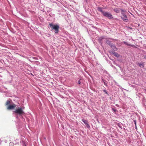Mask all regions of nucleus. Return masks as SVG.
Returning a JSON list of instances; mask_svg holds the SVG:
<instances>
[{
	"label": "nucleus",
	"mask_w": 146,
	"mask_h": 146,
	"mask_svg": "<svg viewBox=\"0 0 146 146\" xmlns=\"http://www.w3.org/2000/svg\"><path fill=\"white\" fill-rule=\"evenodd\" d=\"M102 9V7H99L97 8L98 11L101 12L104 16L110 20H112L113 19V16L110 12L103 11Z\"/></svg>",
	"instance_id": "1"
},
{
	"label": "nucleus",
	"mask_w": 146,
	"mask_h": 146,
	"mask_svg": "<svg viewBox=\"0 0 146 146\" xmlns=\"http://www.w3.org/2000/svg\"><path fill=\"white\" fill-rule=\"evenodd\" d=\"M121 19L124 22H128L129 20L126 15L125 13L127 12V11L125 9L121 10Z\"/></svg>",
	"instance_id": "2"
},
{
	"label": "nucleus",
	"mask_w": 146,
	"mask_h": 146,
	"mask_svg": "<svg viewBox=\"0 0 146 146\" xmlns=\"http://www.w3.org/2000/svg\"><path fill=\"white\" fill-rule=\"evenodd\" d=\"M16 108V110L13 111V113L15 114L22 117L25 115V113L22 108H18L17 109V108Z\"/></svg>",
	"instance_id": "3"
},
{
	"label": "nucleus",
	"mask_w": 146,
	"mask_h": 146,
	"mask_svg": "<svg viewBox=\"0 0 146 146\" xmlns=\"http://www.w3.org/2000/svg\"><path fill=\"white\" fill-rule=\"evenodd\" d=\"M49 25L51 28V31L54 30L55 34H57L59 31V26L58 24L54 25L52 23H50Z\"/></svg>",
	"instance_id": "4"
},
{
	"label": "nucleus",
	"mask_w": 146,
	"mask_h": 146,
	"mask_svg": "<svg viewBox=\"0 0 146 146\" xmlns=\"http://www.w3.org/2000/svg\"><path fill=\"white\" fill-rule=\"evenodd\" d=\"M82 121L84 122V123L86 125V127L88 128H90V125H89V124L88 123V122L87 120L84 119H82Z\"/></svg>",
	"instance_id": "5"
},
{
	"label": "nucleus",
	"mask_w": 146,
	"mask_h": 146,
	"mask_svg": "<svg viewBox=\"0 0 146 146\" xmlns=\"http://www.w3.org/2000/svg\"><path fill=\"white\" fill-rule=\"evenodd\" d=\"M16 105L14 104L12 105H9L7 108V109L9 110H12L14 109L16 107Z\"/></svg>",
	"instance_id": "6"
},
{
	"label": "nucleus",
	"mask_w": 146,
	"mask_h": 146,
	"mask_svg": "<svg viewBox=\"0 0 146 146\" xmlns=\"http://www.w3.org/2000/svg\"><path fill=\"white\" fill-rule=\"evenodd\" d=\"M104 39L103 37H99L98 39V41L99 43L100 44V45L103 47V46L102 45V41Z\"/></svg>",
	"instance_id": "7"
},
{
	"label": "nucleus",
	"mask_w": 146,
	"mask_h": 146,
	"mask_svg": "<svg viewBox=\"0 0 146 146\" xmlns=\"http://www.w3.org/2000/svg\"><path fill=\"white\" fill-rule=\"evenodd\" d=\"M123 9L121 8H115L113 9V11L114 12L117 13H119L120 12V11H121V10Z\"/></svg>",
	"instance_id": "8"
},
{
	"label": "nucleus",
	"mask_w": 146,
	"mask_h": 146,
	"mask_svg": "<svg viewBox=\"0 0 146 146\" xmlns=\"http://www.w3.org/2000/svg\"><path fill=\"white\" fill-rule=\"evenodd\" d=\"M101 82L104 83V84L107 87L108 86V82L103 78H102Z\"/></svg>",
	"instance_id": "9"
},
{
	"label": "nucleus",
	"mask_w": 146,
	"mask_h": 146,
	"mask_svg": "<svg viewBox=\"0 0 146 146\" xmlns=\"http://www.w3.org/2000/svg\"><path fill=\"white\" fill-rule=\"evenodd\" d=\"M137 65L139 66L141 68H143L144 67V64L143 62L139 63H137Z\"/></svg>",
	"instance_id": "10"
},
{
	"label": "nucleus",
	"mask_w": 146,
	"mask_h": 146,
	"mask_svg": "<svg viewBox=\"0 0 146 146\" xmlns=\"http://www.w3.org/2000/svg\"><path fill=\"white\" fill-rule=\"evenodd\" d=\"M110 47L114 51H116L117 50V48L116 47L115 45L113 44L110 46Z\"/></svg>",
	"instance_id": "11"
},
{
	"label": "nucleus",
	"mask_w": 146,
	"mask_h": 146,
	"mask_svg": "<svg viewBox=\"0 0 146 146\" xmlns=\"http://www.w3.org/2000/svg\"><path fill=\"white\" fill-rule=\"evenodd\" d=\"M106 43L107 44L109 45L110 46H111L113 44L111 43V42L109 40H107L106 41Z\"/></svg>",
	"instance_id": "12"
},
{
	"label": "nucleus",
	"mask_w": 146,
	"mask_h": 146,
	"mask_svg": "<svg viewBox=\"0 0 146 146\" xmlns=\"http://www.w3.org/2000/svg\"><path fill=\"white\" fill-rule=\"evenodd\" d=\"M112 54H113L116 57H119V55L118 54L114 51L113 52Z\"/></svg>",
	"instance_id": "13"
},
{
	"label": "nucleus",
	"mask_w": 146,
	"mask_h": 146,
	"mask_svg": "<svg viewBox=\"0 0 146 146\" xmlns=\"http://www.w3.org/2000/svg\"><path fill=\"white\" fill-rule=\"evenodd\" d=\"M118 126L121 129H122V124L120 123H118L117 124Z\"/></svg>",
	"instance_id": "14"
},
{
	"label": "nucleus",
	"mask_w": 146,
	"mask_h": 146,
	"mask_svg": "<svg viewBox=\"0 0 146 146\" xmlns=\"http://www.w3.org/2000/svg\"><path fill=\"white\" fill-rule=\"evenodd\" d=\"M123 43L124 44H126L127 46H132V47H133V46H134V45H132L131 44H128L127 42H124Z\"/></svg>",
	"instance_id": "15"
},
{
	"label": "nucleus",
	"mask_w": 146,
	"mask_h": 146,
	"mask_svg": "<svg viewBox=\"0 0 146 146\" xmlns=\"http://www.w3.org/2000/svg\"><path fill=\"white\" fill-rule=\"evenodd\" d=\"M10 101H9V100H7V102H6V105H8L9 106L10 105Z\"/></svg>",
	"instance_id": "16"
},
{
	"label": "nucleus",
	"mask_w": 146,
	"mask_h": 146,
	"mask_svg": "<svg viewBox=\"0 0 146 146\" xmlns=\"http://www.w3.org/2000/svg\"><path fill=\"white\" fill-rule=\"evenodd\" d=\"M10 146H13L14 145V143L13 142H10L9 143Z\"/></svg>",
	"instance_id": "17"
},
{
	"label": "nucleus",
	"mask_w": 146,
	"mask_h": 146,
	"mask_svg": "<svg viewBox=\"0 0 146 146\" xmlns=\"http://www.w3.org/2000/svg\"><path fill=\"white\" fill-rule=\"evenodd\" d=\"M22 142L23 143L22 146H27L26 144H25V142L24 141H22Z\"/></svg>",
	"instance_id": "18"
},
{
	"label": "nucleus",
	"mask_w": 146,
	"mask_h": 146,
	"mask_svg": "<svg viewBox=\"0 0 146 146\" xmlns=\"http://www.w3.org/2000/svg\"><path fill=\"white\" fill-rule=\"evenodd\" d=\"M133 122H134V124H135V128H137L136 121V120H133Z\"/></svg>",
	"instance_id": "19"
},
{
	"label": "nucleus",
	"mask_w": 146,
	"mask_h": 146,
	"mask_svg": "<svg viewBox=\"0 0 146 146\" xmlns=\"http://www.w3.org/2000/svg\"><path fill=\"white\" fill-rule=\"evenodd\" d=\"M103 92H104L107 95H109V94L108 93V92L105 90H103Z\"/></svg>",
	"instance_id": "20"
},
{
	"label": "nucleus",
	"mask_w": 146,
	"mask_h": 146,
	"mask_svg": "<svg viewBox=\"0 0 146 146\" xmlns=\"http://www.w3.org/2000/svg\"><path fill=\"white\" fill-rule=\"evenodd\" d=\"M81 79H80L77 82V83L79 84H81Z\"/></svg>",
	"instance_id": "21"
},
{
	"label": "nucleus",
	"mask_w": 146,
	"mask_h": 146,
	"mask_svg": "<svg viewBox=\"0 0 146 146\" xmlns=\"http://www.w3.org/2000/svg\"><path fill=\"white\" fill-rule=\"evenodd\" d=\"M112 110L114 111V112H116L117 111V110L116 109H114L113 108H112Z\"/></svg>",
	"instance_id": "22"
},
{
	"label": "nucleus",
	"mask_w": 146,
	"mask_h": 146,
	"mask_svg": "<svg viewBox=\"0 0 146 146\" xmlns=\"http://www.w3.org/2000/svg\"><path fill=\"white\" fill-rule=\"evenodd\" d=\"M144 58L146 59V55L145 56H144Z\"/></svg>",
	"instance_id": "23"
},
{
	"label": "nucleus",
	"mask_w": 146,
	"mask_h": 146,
	"mask_svg": "<svg viewBox=\"0 0 146 146\" xmlns=\"http://www.w3.org/2000/svg\"><path fill=\"white\" fill-rule=\"evenodd\" d=\"M145 94H146V89H145Z\"/></svg>",
	"instance_id": "24"
},
{
	"label": "nucleus",
	"mask_w": 146,
	"mask_h": 146,
	"mask_svg": "<svg viewBox=\"0 0 146 146\" xmlns=\"http://www.w3.org/2000/svg\"><path fill=\"white\" fill-rule=\"evenodd\" d=\"M115 106H118V105L117 104H116Z\"/></svg>",
	"instance_id": "25"
},
{
	"label": "nucleus",
	"mask_w": 146,
	"mask_h": 146,
	"mask_svg": "<svg viewBox=\"0 0 146 146\" xmlns=\"http://www.w3.org/2000/svg\"><path fill=\"white\" fill-rule=\"evenodd\" d=\"M123 129L124 130H125V128H123Z\"/></svg>",
	"instance_id": "26"
}]
</instances>
